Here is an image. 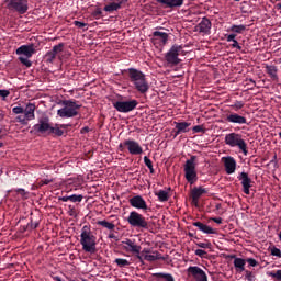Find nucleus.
<instances>
[{
	"label": "nucleus",
	"instance_id": "53",
	"mask_svg": "<svg viewBox=\"0 0 281 281\" xmlns=\"http://www.w3.org/2000/svg\"><path fill=\"white\" fill-rule=\"evenodd\" d=\"M246 262H248L249 267H258V262L254 258L246 259Z\"/></svg>",
	"mask_w": 281,
	"mask_h": 281
},
{
	"label": "nucleus",
	"instance_id": "26",
	"mask_svg": "<svg viewBox=\"0 0 281 281\" xmlns=\"http://www.w3.org/2000/svg\"><path fill=\"white\" fill-rule=\"evenodd\" d=\"M232 258H234L233 265L235 267V270L237 273H243L245 271V266L247 265L246 259L238 258L236 255H234Z\"/></svg>",
	"mask_w": 281,
	"mask_h": 281
},
{
	"label": "nucleus",
	"instance_id": "7",
	"mask_svg": "<svg viewBox=\"0 0 281 281\" xmlns=\"http://www.w3.org/2000/svg\"><path fill=\"white\" fill-rule=\"evenodd\" d=\"M183 54V46L179 44H173L170 49L165 54V60L170 67H177L181 63L179 56Z\"/></svg>",
	"mask_w": 281,
	"mask_h": 281
},
{
	"label": "nucleus",
	"instance_id": "62",
	"mask_svg": "<svg viewBox=\"0 0 281 281\" xmlns=\"http://www.w3.org/2000/svg\"><path fill=\"white\" fill-rule=\"evenodd\" d=\"M154 256H155V258H157V260H165V258L164 257H161V254H159V251H154Z\"/></svg>",
	"mask_w": 281,
	"mask_h": 281
},
{
	"label": "nucleus",
	"instance_id": "58",
	"mask_svg": "<svg viewBox=\"0 0 281 281\" xmlns=\"http://www.w3.org/2000/svg\"><path fill=\"white\" fill-rule=\"evenodd\" d=\"M210 221H213V223H216L217 225L223 223V218L221 217H211Z\"/></svg>",
	"mask_w": 281,
	"mask_h": 281
},
{
	"label": "nucleus",
	"instance_id": "47",
	"mask_svg": "<svg viewBox=\"0 0 281 281\" xmlns=\"http://www.w3.org/2000/svg\"><path fill=\"white\" fill-rule=\"evenodd\" d=\"M157 258L158 257H155V255H145L143 257V262H144V260H147V262H155V261H157Z\"/></svg>",
	"mask_w": 281,
	"mask_h": 281
},
{
	"label": "nucleus",
	"instance_id": "11",
	"mask_svg": "<svg viewBox=\"0 0 281 281\" xmlns=\"http://www.w3.org/2000/svg\"><path fill=\"white\" fill-rule=\"evenodd\" d=\"M124 148H127L130 155H142V153H144L142 145L133 139H125L119 145V150H121V153L124 150Z\"/></svg>",
	"mask_w": 281,
	"mask_h": 281
},
{
	"label": "nucleus",
	"instance_id": "4",
	"mask_svg": "<svg viewBox=\"0 0 281 281\" xmlns=\"http://www.w3.org/2000/svg\"><path fill=\"white\" fill-rule=\"evenodd\" d=\"M126 221L131 227H134V229H139V232H144V229H150L148 220H146V217L137 211L130 212Z\"/></svg>",
	"mask_w": 281,
	"mask_h": 281
},
{
	"label": "nucleus",
	"instance_id": "21",
	"mask_svg": "<svg viewBox=\"0 0 281 281\" xmlns=\"http://www.w3.org/2000/svg\"><path fill=\"white\" fill-rule=\"evenodd\" d=\"M133 87L142 95H145V93L150 90V85L148 83V79H146V75L134 83Z\"/></svg>",
	"mask_w": 281,
	"mask_h": 281
},
{
	"label": "nucleus",
	"instance_id": "38",
	"mask_svg": "<svg viewBox=\"0 0 281 281\" xmlns=\"http://www.w3.org/2000/svg\"><path fill=\"white\" fill-rule=\"evenodd\" d=\"M45 58H46V63H54V60H56V53H54L53 50H48L45 54Z\"/></svg>",
	"mask_w": 281,
	"mask_h": 281
},
{
	"label": "nucleus",
	"instance_id": "56",
	"mask_svg": "<svg viewBox=\"0 0 281 281\" xmlns=\"http://www.w3.org/2000/svg\"><path fill=\"white\" fill-rule=\"evenodd\" d=\"M8 95H10V90H0V98H3V100H5Z\"/></svg>",
	"mask_w": 281,
	"mask_h": 281
},
{
	"label": "nucleus",
	"instance_id": "29",
	"mask_svg": "<svg viewBox=\"0 0 281 281\" xmlns=\"http://www.w3.org/2000/svg\"><path fill=\"white\" fill-rule=\"evenodd\" d=\"M154 281H175V277L166 272H157L153 274Z\"/></svg>",
	"mask_w": 281,
	"mask_h": 281
},
{
	"label": "nucleus",
	"instance_id": "55",
	"mask_svg": "<svg viewBox=\"0 0 281 281\" xmlns=\"http://www.w3.org/2000/svg\"><path fill=\"white\" fill-rule=\"evenodd\" d=\"M232 47L235 49H238V52H243V46H240V44H238L237 40L233 41Z\"/></svg>",
	"mask_w": 281,
	"mask_h": 281
},
{
	"label": "nucleus",
	"instance_id": "64",
	"mask_svg": "<svg viewBox=\"0 0 281 281\" xmlns=\"http://www.w3.org/2000/svg\"><path fill=\"white\" fill-rule=\"evenodd\" d=\"M38 227V222L31 223V229H36Z\"/></svg>",
	"mask_w": 281,
	"mask_h": 281
},
{
	"label": "nucleus",
	"instance_id": "36",
	"mask_svg": "<svg viewBox=\"0 0 281 281\" xmlns=\"http://www.w3.org/2000/svg\"><path fill=\"white\" fill-rule=\"evenodd\" d=\"M115 265H117V267H120L121 269L124 267H130L131 261H128L127 259H122V258H116L114 260Z\"/></svg>",
	"mask_w": 281,
	"mask_h": 281
},
{
	"label": "nucleus",
	"instance_id": "32",
	"mask_svg": "<svg viewBox=\"0 0 281 281\" xmlns=\"http://www.w3.org/2000/svg\"><path fill=\"white\" fill-rule=\"evenodd\" d=\"M155 194L158 198V201H160V203H166L170 199V193H168V191L165 190H159Z\"/></svg>",
	"mask_w": 281,
	"mask_h": 281
},
{
	"label": "nucleus",
	"instance_id": "2",
	"mask_svg": "<svg viewBox=\"0 0 281 281\" xmlns=\"http://www.w3.org/2000/svg\"><path fill=\"white\" fill-rule=\"evenodd\" d=\"M63 106L57 111V115L61 119H70L80 115V109H82L81 104H78L75 100H64L61 102Z\"/></svg>",
	"mask_w": 281,
	"mask_h": 281
},
{
	"label": "nucleus",
	"instance_id": "14",
	"mask_svg": "<svg viewBox=\"0 0 281 281\" xmlns=\"http://www.w3.org/2000/svg\"><path fill=\"white\" fill-rule=\"evenodd\" d=\"M203 194H207V189L203 187H194L190 193L191 205L199 207V199H201Z\"/></svg>",
	"mask_w": 281,
	"mask_h": 281
},
{
	"label": "nucleus",
	"instance_id": "1",
	"mask_svg": "<svg viewBox=\"0 0 281 281\" xmlns=\"http://www.w3.org/2000/svg\"><path fill=\"white\" fill-rule=\"evenodd\" d=\"M80 245L82 251L86 254H97L98 252V237L91 231V225L87 224L82 226L80 234Z\"/></svg>",
	"mask_w": 281,
	"mask_h": 281
},
{
	"label": "nucleus",
	"instance_id": "46",
	"mask_svg": "<svg viewBox=\"0 0 281 281\" xmlns=\"http://www.w3.org/2000/svg\"><path fill=\"white\" fill-rule=\"evenodd\" d=\"M15 122H19L20 124L25 125V124H27V116H25V114L19 115L15 117Z\"/></svg>",
	"mask_w": 281,
	"mask_h": 281
},
{
	"label": "nucleus",
	"instance_id": "43",
	"mask_svg": "<svg viewBox=\"0 0 281 281\" xmlns=\"http://www.w3.org/2000/svg\"><path fill=\"white\" fill-rule=\"evenodd\" d=\"M245 271V279L247 281H256V274L249 270H244Z\"/></svg>",
	"mask_w": 281,
	"mask_h": 281
},
{
	"label": "nucleus",
	"instance_id": "22",
	"mask_svg": "<svg viewBox=\"0 0 281 281\" xmlns=\"http://www.w3.org/2000/svg\"><path fill=\"white\" fill-rule=\"evenodd\" d=\"M224 168L226 175H234L236 172V159L232 156L224 158Z\"/></svg>",
	"mask_w": 281,
	"mask_h": 281
},
{
	"label": "nucleus",
	"instance_id": "30",
	"mask_svg": "<svg viewBox=\"0 0 281 281\" xmlns=\"http://www.w3.org/2000/svg\"><path fill=\"white\" fill-rule=\"evenodd\" d=\"M266 74L270 76L271 80L274 82H278L279 77H278V67L273 65H267L266 66Z\"/></svg>",
	"mask_w": 281,
	"mask_h": 281
},
{
	"label": "nucleus",
	"instance_id": "9",
	"mask_svg": "<svg viewBox=\"0 0 281 281\" xmlns=\"http://www.w3.org/2000/svg\"><path fill=\"white\" fill-rule=\"evenodd\" d=\"M113 109L119 113H131L139 105V101L135 99L112 101Z\"/></svg>",
	"mask_w": 281,
	"mask_h": 281
},
{
	"label": "nucleus",
	"instance_id": "54",
	"mask_svg": "<svg viewBox=\"0 0 281 281\" xmlns=\"http://www.w3.org/2000/svg\"><path fill=\"white\" fill-rule=\"evenodd\" d=\"M192 131L193 133H204L205 130L203 128V125H195Z\"/></svg>",
	"mask_w": 281,
	"mask_h": 281
},
{
	"label": "nucleus",
	"instance_id": "17",
	"mask_svg": "<svg viewBox=\"0 0 281 281\" xmlns=\"http://www.w3.org/2000/svg\"><path fill=\"white\" fill-rule=\"evenodd\" d=\"M124 72L127 74V78L133 86L136 85V82L146 75L136 68H127L124 70Z\"/></svg>",
	"mask_w": 281,
	"mask_h": 281
},
{
	"label": "nucleus",
	"instance_id": "39",
	"mask_svg": "<svg viewBox=\"0 0 281 281\" xmlns=\"http://www.w3.org/2000/svg\"><path fill=\"white\" fill-rule=\"evenodd\" d=\"M63 49H65V43H59L53 47L52 52L57 56V54H60Z\"/></svg>",
	"mask_w": 281,
	"mask_h": 281
},
{
	"label": "nucleus",
	"instance_id": "34",
	"mask_svg": "<svg viewBox=\"0 0 281 281\" xmlns=\"http://www.w3.org/2000/svg\"><path fill=\"white\" fill-rule=\"evenodd\" d=\"M245 30H247V26L245 24H240V25L234 24L231 26L229 32H233L234 34H243Z\"/></svg>",
	"mask_w": 281,
	"mask_h": 281
},
{
	"label": "nucleus",
	"instance_id": "52",
	"mask_svg": "<svg viewBox=\"0 0 281 281\" xmlns=\"http://www.w3.org/2000/svg\"><path fill=\"white\" fill-rule=\"evenodd\" d=\"M69 216H74L76 218L78 216V212L76 211V207L69 205V211H68Z\"/></svg>",
	"mask_w": 281,
	"mask_h": 281
},
{
	"label": "nucleus",
	"instance_id": "48",
	"mask_svg": "<svg viewBox=\"0 0 281 281\" xmlns=\"http://www.w3.org/2000/svg\"><path fill=\"white\" fill-rule=\"evenodd\" d=\"M195 256H199V258H206L207 257V251L203 249H196L194 251Z\"/></svg>",
	"mask_w": 281,
	"mask_h": 281
},
{
	"label": "nucleus",
	"instance_id": "8",
	"mask_svg": "<svg viewBox=\"0 0 281 281\" xmlns=\"http://www.w3.org/2000/svg\"><path fill=\"white\" fill-rule=\"evenodd\" d=\"M121 245L123 251H126V254H133L136 260H138L139 262H144V256H142V246L137 245V243H135V239L126 238L121 243Z\"/></svg>",
	"mask_w": 281,
	"mask_h": 281
},
{
	"label": "nucleus",
	"instance_id": "25",
	"mask_svg": "<svg viewBox=\"0 0 281 281\" xmlns=\"http://www.w3.org/2000/svg\"><path fill=\"white\" fill-rule=\"evenodd\" d=\"M153 36V43H160L161 45H166V43H168V33L155 31Z\"/></svg>",
	"mask_w": 281,
	"mask_h": 281
},
{
	"label": "nucleus",
	"instance_id": "61",
	"mask_svg": "<svg viewBox=\"0 0 281 281\" xmlns=\"http://www.w3.org/2000/svg\"><path fill=\"white\" fill-rule=\"evenodd\" d=\"M89 131H90L89 126H85L80 130V133H81V135H85V134L89 133Z\"/></svg>",
	"mask_w": 281,
	"mask_h": 281
},
{
	"label": "nucleus",
	"instance_id": "63",
	"mask_svg": "<svg viewBox=\"0 0 281 281\" xmlns=\"http://www.w3.org/2000/svg\"><path fill=\"white\" fill-rule=\"evenodd\" d=\"M59 201H63L64 203H67V201H70V195L59 198Z\"/></svg>",
	"mask_w": 281,
	"mask_h": 281
},
{
	"label": "nucleus",
	"instance_id": "42",
	"mask_svg": "<svg viewBox=\"0 0 281 281\" xmlns=\"http://www.w3.org/2000/svg\"><path fill=\"white\" fill-rule=\"evenodd\" d=\"M82 199H85L82 196V194H79V195L72 194V195H70L71 203H82Z\"/></svg>",
	"mask_w": 281,
	"mask_h": 281
},
{
	"label": "nucleus",
	"instance_id": "40",
	"mask_svg": "<svg viewBox=\"0 0 281 281\" xmlns=\"http://www.w3.org/2000/svg\"><path fill=\"white\" fill-rule=\"evenodd\" d=\"M268 276L270 278H273V280L281 281V270H277L276 272H273V271L268 272Z\"/></svg>",
	"mask_w": 281,
	"mask_h": 281
},
{
	"label": "nucleus",
	"instance_id": "49",
	"mask_svg": "<svg viewBox=\"0 0 281 281\" xmlns=\"http://www.w3.org/2000/svg\"><path fill=\"white\" fill-rule=\"evenodd\" d=\"M12 113H14L15 115H21L22 113H25V109L21 106H15L12 109Z\"/></svg>",
	"mask_w": 281,
	"mask_h": 281
},
{
	"label": "nucleus",
	"instance_id": "35",
	"mask_svg": "<svg viewBox=\"0 0 281 281\" xmlns=\"http://www.w3.org/2000/svg\"><path fill=\"white\" fill-rule=\"evenodd\" d=\"M56 135L57 137H63L65 135V131H63L60 127H58V124L56 126L50 127V135Z\"/></svg>",
	"mask_w": 281,
	"mask_h": 281
},
{
	"label": "nucleus",
	"instance_id": "51",
	"mask_svg": "<svg viewBox=\"0 0 281 281\" xmlns=\"http://www.w3.org/2000/svg\"><path fill=\"white\" fill-rule=\"evenodd\" d=\"M271 256H276L277 258H281V250L277 247L271 249Z\"/></svg>",
	"mask_w": 281,
	"mask_h": 281
},
{
	"label": "nucleus",
	"instance_id": "27",
	"mask_svg": "<svg viewBox=\"0 0 281 281\" xmlns=\"http://www.w3.org/2000/svg\"><path fill=\"white\" fill-rule=\"evenodd\" d=\"M175 127L177 130V133L183 134V133H190V126H192V123L188 122H175Z\"/></svg>",
	"mask_w": 281,
	"mask_h": 281
},
{
	"label": "nucleus",
	"instance_id": "12",
	"mask_svg": "<svg viewBox=\"0 0 281 281\" xmlns=\"http://www.w3.org/2000/svg\"><path fill=\"white\" fill-rule=\"evenodd\" d=\"M33 131L34 133H40L41 135H44V133L50 135L52 123H49V117L43 116L38 119V123L33 126Z\"/></svg>",
	"mask_w": 281,
	"mask_h": 281
},
{
	"label": "nucleus",
	"instance_id": "18",
	"mask_svg": "<svg viewBox=\"0 0 281 281\" xmlns=\"http://www.w3.org/2000/svg\"><path fill=\"white\" fill-rule=\"evenodd\" d=\"M124 72L127 74V78L133 86L136 85V82L146 75L136 68H127L124 70Z\"/></svg>",
	"mask_w": 281,
	"mask_h": 281
},
{
	"label": "nucleus",
	"instance_id": "31",
	"mask_svg": "<svg viewBox=\"0 0 281 281\" xmlns=\"http://www.w3.org/2000/svg\"><path fill=\"white\" fill-rule=\"evenodd\" d=\"M238 181H241L243 187L252 186L254 181L249 178V173L243 171L237 176Z\"/></svg>",
	"mask_w": 281,
	"mask_h": 281
},
{
	"label": "nucleus",
	"instance_id": "50",
	"mask_svg": "<svg viewBox=\"0 0 281 281\" xmlns=\"http://www.w3.org/2000/svg\"><path fill=\"white\" fill-rule=\"evenodd\" d=\"M74 25L76 27H79V30H85V27H87L88 24L85 22H80V21H74Z\"/></svg>",
	"mask_w": 281,
	"mask_h": 281
},
{
	"label": "nucleus",
	"instance_id": "16",
	"mask_svg": "<svg viewBox=\"0 0 281 281\" xmlns=\"http://www.w3.org/2000/svg\"><path fill=\"white\" fill-rule=\"evenodd\" d=\"M225 122H228V124H238V125L249 124L247 123V117L236 112H228L225 115Z\"/></svg>",
	"mask_w": 281,
	"mask_h": 281
},
{
	"label": "nucleus",
	"instance_id": "3",
	"mask_svg": "<svg viewBox=\"0 0 281 281\" xmlns=\"http://www.w3.org/2000/svg\"><path fill=\"white\" fill-rule=\"evenodd\" d=\"M224 142L229 148H238L244 155H248L247 142L243 138V134L232 132L225 135Z\"/></svg>",
	"mask_w": 281,
	"mask_h": 281
},
{
	"label": "nucleus",
	"instance_id": "19",
	"mask_svg": "<svg viewBox=\"0 0 281 281\" xmlns=\"http://www.w3.org/2000/svg\"><path fill=\"white\" fill-rule=\"evenodd\" d=\"M124 3H128V0H111L104 8V12H109V14H113V12H117V10H122V5Z\"/></svg>",
	"mask_w": 281,
	"mask_h": 281
},
{
	"label": "nucleus",
	"instance_id": "6",
	"mask_svg": "<svg viewBox=\"0 0 281 281\" xmlns=\"http://www.w3.org/2000/svg\"><path fill=\"white\" fill-rule=\"evenodd\" d=\"M15 54L19 57V60L24 67H32V63L29 58H32L34 54H36V48H34V44L30 45H22L19 48H16Z\"/></svg>",
	"mask_w": 281,
	"mask_h": 281
},
{
	"label": "nucleus",
	"instance_id": "45",
	"mask_svg": "<svg viewBox=\"0 0 281 281\" xmlns=\"http://www.w3.org/2000/svg\"><path fill=\"white\" fill-rule=\"evenodd\" d=\"M91 16H93V19H102V9L97 8L94 11H92Z\"/></svg>",
	"mask_w": 281,
	"mask_h": 281
},
{
	"label": "nucleus",
	"instance_id": "59",
	"mask_svg": "<svg viewBox=\"0 0 281 281\" xmlns=\"http://www.w3.org/2000/svg\"><path fill=\"white\" fill-rule=\"evenodd\" d=\"M15 192H16V194H21L22 196H25V194H27L25 189H16Z\"/></svg>",
	"mask_w": 281,
	"mask_h": 281
},
{
	"label": "nucleus",
	"instance_id": "60",
	"mask_svg": "<svg viewBox=\"0 0 281 281\" xmlns=\"http://www.w3.org/2000/svg\"><path fill=\"white\" fill-rule=\"evenodd\" d=\"M250 189H251V186L243 187L244 194H250V191H249Z\"/></svg>",
	"mask_w": 281,
	"mask_h": 281
},
{
	"label": "nucleus",
	"instance_id": "28",
	"mask_svg": "<svg viewBox=\"0 0 281 281\" xmlns=\"http://www.w3.org/2000/svg\"><path fill=\"white\" fill-rule=\"evenodd\" d=\"M34 111H36V105L34 103H29L24 110V115L26 116L27 121L36 119Z\"/></svg>",
	"mask_w": 281,
	"mask_h": 281
},
{
	"label": "nucleus",
	"instance_id": "23",
	"mask_svg": "<svg viewBox=\"0 0 281 281\" xmlns=\"http://www.w3.org/2000/svg\"><path fill=\"white\" fill-rule=\"evenodd\" d=\"M212 30V21L206 16L202 18L201 22L198 24V32L201 34H210Z\"/></svg>",
	"mask_w": 281,
	"mask_h": 281
},
{
	"label": "nucleus",
	"instance_id": "20",
	"mask_svg": "<svg viewBox=\"0 0 281 281\" xmlns=\"http://www.w3.org/2000/svg\"><path fill=\"white\" fill-rule=\"evenodd\" d=\"M157 3L161 5V8L168 10H179L183 5V0H156Z\"/></svg>",
	"mask_w": 281,
	"mask_h": 281
},
{
	"label": "nucleus",
	"instance_id": "44",
	"mask_svg": "<svg viewBox=\"0 0 281 281\" xmlns=\"http://www.w3.org/2000/svg\"><path fill=\"white\" fill-rule=\"evenodd\" d=\"M196 247H200L201 249H212V243H195Z\"/></svg>",
	"mask_w": 281,
	"mask_h": 281
},
{
	"label": "nucleus",
	"instance_id": "33",
	"mask_svg": "<svg viewBox=\"0 0 281 281\" xmlns=\"http://www.w3.org/2000/svg\"><path fill=\"white\" fill-rule=\"evenodd\" d=\"M97 225H100L101 227H104L105 229H110L111 232H113V229H115V224H113V222H109L106 220L98 221Z\"/></svg>",
	"mask_w": 281,
	"mask_h": 281
},
{
	"label": "nucleus",
	"instance_id": "57",
	"mask_svg": "<svg viewBox=\"0 0 281 281\" xmlns=\"http://www.w3.org/2000/svg\"><path fill=\"white\" fill-rule=\"evenodd\" d=\"M227 43H233V41H236V34H229L226 35Z\"/></svg>",
	"mask_w": 281,
	"mask_h": 281
},
{
	"label": "nucleus",
	"instance_id": "15",
	"mask_svg": "<svg viewBox=\"0 0 281 281\" xmlns=\"http://www.w3.org/2000/svg\"><path fill=\"white\" fill-rule=\"evenodd\" d=\"M128 203L132 207L136 210H143V212H148L150 210L148 204H146V200L142 195H135L128 200Z\"/></svg>",
	"mask_w": 281,
	"mask_h": 281
},
{
	"label": "nucleus",
	"instance_id": "5",
	"mask_svg": "<svg viewBox=\"0 0 281 281\" xmlns=\"http://www.w3.org/2000/svg\"><path fill=\"white\" fill-rule=\"evenodd\" d=\"M196 156H191L184 164V178L190 183L194 186L199 181V176L196 173Z\"/></svg>",
	"mask_w": 281,
	"mask_h": 281
},
{
	"label": "nucleus",
	"instance_id": "10",
	"mask_svg": "<svg viewBox=\"0 0 281 281\" xmlns=\"http://www.w3.org/2000/svg\"><path fill=\"white\" fill-rule=\"evenodd\" d=\"M7 9L18 14H25L30 10L27 0H5Z\"/></svg>",
	"mask_w": 281,
	"mask_h": 281
},
{
	"label": "nucleus",
	"instance_id": "13",
	"mask_svg": "<svg viewBox=\"0 0 281 281\" xmlns=\"http://www.w3.org/2000/svg\"><path fill=\"white\" fill-rule=\"evenodd\" d=\"M187 273L196 281H207V274L199 266H190L187 269Z\"/></svg>",
	"mask_w": 281,
	"mask_h": 281
},
{
	"label": "nucleus",
	"instance_id": "24",
	"mask_svg": "<svg viewBox=\"0 0 281 281\" xmlns=\"http://www.w3.org/2000/svg\"><path fill=\"white\" fill-rule=\"evenodd\" d=\"M193 227H198L202 234H218L216 228L211 227L210 225L203 224V222H193Z\"/></svg>",
	"mask_w": 281,
	"mask_h": 281
},
{
	"label": "nucleus",
	"instance_id": "41",
	"mask_svg": "<svg viewBox=\"0 0 281 281\" xmlns=\"http://www.w3.org/2000/svg\"><path fill=\"white\" fill-rule=\"evenodd\" d=\"M234 111H240L245 106V102L243 101H235L234 104L231 105Z\"/></svg>",
	"mask_w": 281,
	"mask_h": 281
},
{
	"label": "nucleus",
	"instance_id": "37",
	"mask_svg": "<svg viewBox=\"0 0 281 281\" xmlns=\"http://www.w3.org/2000/svg\"><path fill=\"white\" fill-rule=\"evenodd\" d=\"M144 164L148 167L150 175H155V168L153 167V160L148 156L144 157Z\"/></svg>",
	"mask_w": 281,
	"mask_h": 281
}]
</instances>
